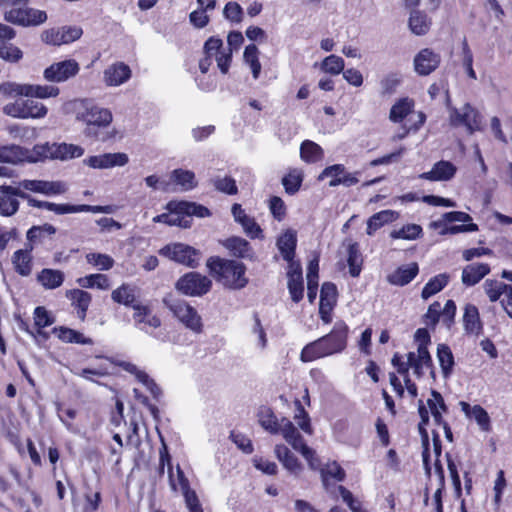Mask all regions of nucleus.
<instances>
[{"label":"nucleus","mask_w":512,"mask_h":512,"mask_svg":"<svg viewBox=\"0 0 512 512\" xmlns=\"http://www.w3.org/2000/svg\"><path fill=\"white\" fill-rule=\"evenodd\" d=\"M349 327L344 321H337L330 333L306 344L300 360L304 363L341 353L347 346Z\"/></svg>","instance_id":"f257e3e1"},{"label":"nucleus","mask_w":512,"mask_h":512,"mask_svg":"<svg viewBox=\"0 0 512 512\" xmlns=\"http://www.w3.org/2000/svg\"><path fill=\"white\" fill-rule=\"evenodd\" d=\"M206 265L210 275L227 288L242 289L248 283L246 266L242 262L214 256L207 260Z\"/></svg>","instance_id":"f03ea898"},{"label":"nucleus","mask_w":512,"mask_h":512,"mask_svg":"<svg viewBox=\"0 0 512 512\" xmlns=\"http://www.w3.org/2000/svg\"><path fill=\"white\" fill-rule=\"evenodd\" d=\"M163 304L187 329L196 334L203 331L201 316L198 314L197 310L185 300L169 295L163 298Z\"/></svg>","instance_id":"7ed1b4c3"},{"label":"nucleus","mask_w":512,"mask_h":512,"mask_svg":"<svg viewBox=\"0 0 512 512\" xmlns=\"http://www.w3.org/2000/svg\"><path fill=\"white\" fill-rule=\"evenodd\" d=\"M3 112L7 116L17 119H41L47 115L48 109L44 104L27 97V99L6 104L3 107Z\"/></svg>","instance_id":"20e7f679"},{"label":"nucleus","mask_w":512,"mask_h":512,"mask_svg":"<svg viewBox=\"0 0 512 512\" xmlns=\"http://www.w3.org/2000/svg\"><path fill=\"white\" fill-rule=\"evenodd\" d=\"M76 118L88 126L107 127L112 122V113L109 109L99 107L84 100L80 102L76 111Z\"/></svg>","instance_id":"39448f33"},{"label":"nucleus","mask_w":512,"mask_h":512,"mask_svg":"<svg viewBox=\"0 0 512 512\" xmlns=\"http://www.w3.org/2000/svg\"><path fill=\"white\" fill-rule=\"evenodd\" d=\"M211 286V280L197 272L186 273L175 284L176 289L187 296H202L211 289Z\"/></svg>","instance_id":"423d86ee"},{"label":"nucleus","mask_w":512,"mask_h":512,"mask_svg":"<svg viewBox=\"0 0 512 512\" xmlns=\"http://www.w3.org/2000/svg\"><path fill=\"white\" fill-rule=\"evenodd\" d=\"M160 254L191 268L197 267L200 261V252L182 243L166 245L160 250Z\"/></svg>","instance_id":"0eeeda50"},{"label":"nucleus","mask_w":512,"mask_h":512,"mask_svg":"<svg viewBox=\"0 0 512 512\" xmlns=\"http://www.w3.org/2000/svg\"><path fill=\"white\" fill-rule=\"evenodd\" d=\"M450 123L454 127L465 126L469 134L480 130L481 117L479 112L466 103L460 109L452 108L450 110Z\"/></svg>","instance_id":"6e6552de"},{"label":"nucleus","mask_w":512,"mask_h":512,"mask_svg":"<svg viewBox=\"0 0 512 512\" xmlns=\"http://www.w3.org/2000/svg\"><path fill=\"white\" fill-rule=\"evenodd\" d=\"M79 71V63L68 59L51 64L44 70L43 77L49 82L61 83L75 77Z\"/></svg>","instance_id":"1a4fd4ad"},{"label":"nucleus","mask_w":512,"mask_h":512,"mask_svg":"<svg viewBox=\"0 0 512 512\" xmlns=\"http://www.w3.org/2000/svg\"><path fill=\"white\" fill-rule=\"evenodd\" d=\"M20 188L27 191L44 194L46 196H55L66 193L68 187L62 181L28 180L20 181Z\"/></svg>","instance_id":"9d476101"},{"label":"nucleus","mask_w":512,"mask_h":512,"mask_svg":"<svg viewBox=\"0 0 512 512\" xmlns=\"http://www.w3.org/2000/svg\"><path fill=\"white\" fill-rule=\"evenodd\" d=\"M17 197L22 198L24 191L18 187L3 185L0 186V215L9 217L14 215L19 209Z\"/></svg>","instance_id":"9b49d317"},{"label":"nucleus","mask_w":512,"mask_h":512,"mask_svg":"<svg viewBox=\"0 0 512 512\" xmlns=\"http://www.w3.org/2000/svg\"><path fill=\"white\" fill-rule=\"evenodd\" d=\"M129 159L125 153H105L91 156L84 160V163L94 169H107L116 166H124Z\"/></svg>","instance_id":"f8f14e48"},{"label":"nucleus","mask_w":512,"mask_h":512,"mask_svg":"<svg viewBox=\"0 0 512 512\" xmlns=\"http://www.w3.org/2000/svg\"><path fill=\"white\" fill-rule=\"evenodd\" d=\"M441 57L429 48L422 49L414 58L415 71L422 76H427L436 70Z\"/></svg>","instance_id":"ddd939ff"},{"label":"nucleus","mask_w":512,"mask_h":512,"mask_svg":"<svg viewBox=\"0 0 512 512\" xmlns=\"http://www.w3.org/2000/svg\"><path fill=\"white\" fill-rule=\"evenodd\" d=\"M232 215L234 220L239 223L245 233L251 238H259L262 234V229L257 224L253 217L247 215L242 208V206L238 203L232 205L231 208Z\"/></svg>","instance_id":"4468645a"},{"label":"nucleus","mask_w":512,"mask_h":512,"mask_svg":"<svg viewBox=\"0 0 512 512\" xmlns=\"http://www.w3.org/2000/svg\"><path fill=\"white\" fill-rule=\"evenodd\" d=\"M131 77V69L123 62L110 65L104 71V82L107 86H120Z\"/></svg>","instance_id":"2eb2a0df"},{"label":"nucleus","mask_w":512,"mask_h":512,"mask_svg":"<svg viewBox=\"0 0 512 512\" xmlns=\"http://www.w3.org/2000/svg\"><path fill=\"white\" fill-rule=\"evenodd\" d=\"M456 171L457 168L452 162L441 160L435 163L429 172L423 173L421 177L431 181H448L455 176Z\"/></svg>","instance_id":"dca6fc26"},{"label":"nucleus","mask_w":512,"mask_h":512,"mask_svg":"<svg viewBox=\"0 0 512 512\" xmlns=\"http://www.w3.org/2000/svg\"><path fill=\"white\" fill-rule=\"evenodd\" d=\"M418 413L421 418V421L418 424V430L422 439V443L424 446V451L422 453L423 457V464L425 466V469L427 473H430V466H429V438H428V432L425 428V426L429 423V411L425 407L422 400H419L418 402Z\"/></svg>","instance_id":"f3484780"},{"label":"nucleus","mask_w":512,"mask_h":512,"mask_svg":"<svg viewBox=\"0 0 512 512\" xmlns=\"http://www.w3.org/2000/svg\"><path fill=\"white\" fill-rule=\"evenodd\" d=\"M490 273V266L486 263H472L462 270L461 280L465 286H474Z\"/></svg>","instance_id":"a211bd4d"},{"label":"nucleus","mask_w":512,"mask_h":512,"mask_svg":"<svg viewBox=\"0 0 512 512\" xmlns=\"http://www.w3.org/2000/svg\"><path fill=\"white\" fill-rule=\"evenodd\" d=\"M418 272L419 267L415 262L402 265L387 276V281L392 285L405 286L417 276Z\"/></svg>","instance_id":"6ab92c4d"},{"label":"nucleus","mask_w":512,"mask_h":512,"mask_svg":"<svg viewBox=\"0 0 512 512\" xmlns=\"http://www.w3.org/2000/svg\"><path fill=\"white\" fill-rule=\"evenodd\" d=\"M276 246L285 261L293 260L297 246L296 232L292 229H287L277 238Z\"/></svg>","instance_id":"aec40b11"},{"label":"nucleus","mask_w":512,"mask_h":512,"mask_svg":"<svg viewBox=\"0 0 512 512\" xmlns=\"http://www.w3.org/2000/svg\"><path fill=\"white\" fill-rule=\"evenodd\" d=\"M132 308L134 310L133 319L135 325L141 330L146 331L144 327L140 326L141 324L148 325L155 329L161 326L160 318L152 314L149 306L137 303L133 305Z\"/></svg>","instance_id":"412c9836"},{"label":"nucleus","mask_w":512,"mask_h":512,"mask_svg":"<svg viewBox=\"0 0 512 512\" xmlns=\"http://www.w3.org/2000/svg\"><path fill=\"white\" fill-rule=\"evenodd\" d=\"M223 245L230 253L238 258L253 259L254 251L250 243L241 237H230L223 242Z\"/></svg>","instance_id":"4be33fe9"},{"label":"nucleus","mask_w":512,"mask_h":512,"mask_svg":"<svg viewBox=\"0 0 512 512\" xmlns=\"http://www.w3.org/2000/svg\"><path fill=\"white\" fill-rule=\"evenodd\" d=\"M28 162L27 149L19 145L0 146V162L16 165L21 162Z\"/></svg>","instance_id":"5701e85b"},{"label":"nucleus","mask_w":512,"mask_h":512,"mask_svg":"<svg viewBox=\"0 0 512 512\" xmlns=\"http://www.w3.org/2000/svg\"><path fill=\"white\" fill-rule=\"evenodd\" d=\"M66 296L77 309L78 318L82 321L85 320L87 310L92 300L91 294L81 289H73L67 291Z\"/></svg>","instance_id":"b1692460"},{"label":"nucleus","mask_w":512,"mask_h":512,"mask_svg":"<svg viewBox=\"0 0 512 512\" xmlns=\"http://www.w3.org/2000/svg\"><path fill=\"white\" fill-rule=\"evenodd\" d=\"M463 325L466 333L479 335L483 330L478 308L473 304H467L464 309Z\"/></svg>","instance_id":"393cba45"},{"label":"nucleus","mask_w":512,"mask_h":512,"mask_svg":"<svg viewBox=\"0 0 512 512\" xmlns=\"http://www.w3.org/2000/svg\"><path fill=\"white\" fill-rule=\"evenodd\" d=\"M36 279L45 289L53 290L63 284L65 275L60 270L44 268L37 274Z\"/></svg>","instance_id":"a878e982"},{"label":"nucleus","mask_w":512,"mask_h":512,"mask_svg":"<svg viewBox=\"0 0 512 512\" xmlns=\"http://www.w3.org/2000/svg\"><path fill=\"white\" fill-rule=\"evenodd\" d=\"M461 410L468 418H473L482 430L488 431L490 427V418L488 413L480 406H471L469 403L461 401L459 403Z\"/></svg>","instance_id":"bb28decb"},{"label":"nucleus","mask_w":512,"mask_h":512,"mask_svg":"<svg viewBox=\"0 0 512 512\" xmlns=\"http://www.w3.org/2000/svg\"><path fill=\"white\" fill-rule=\"evenodd\" d=\"M12 264L15 271L24 277L32 272V255L28 249H19L12 256Z\"/></svg>","instance_id":"cd10ccee"},{"label":"nucleus","mask_w":512,"mask_h":512,"mask_svg":"<svg viewBox=\"0 0 512 512\" xmlns=\"http://www.w3.org/2000/svg\"><path fill=\"white\" fill-rule=\"evenodd\" d=\"M222 48V40L216 37H210L204 44V54L205 57L199 61V69L205 74L208 72L214 54H217L219 50Z\"/></svg>","instance_id":"c85d7f7f"},{"label":"nucleus","mask_w":512,"mask_h":512,"mask_svg":"<svg viewBox=\"0 0 512 512\" xmlns=\"http://www.w3.org/2000/svg\"><path fill=\"white\" fill-rule=\"evenodd\" d=\"M397 212L393 210H383L373 214L367 221L366 233L373 235L384 224L391 223L397 218Z\"/></svg>","instance_id":"c756f323"},{"label":"nucleus","mask_w":512,"mask_h":512,"mask_svg":"<svg viewBox=\"0 0 512 512\" xmlns=\"http://www.w3.org/2000/svg\"><path fill=\"white\" fill-rule=\"evenodd\" d=\"M52 332L65 343H77L84 345H92L93 340L85 337L82 333L68 327L60 326L53 328Z\"/></svg>","instance_id":"7c9ffc66"},{"label":"nucleus","mask_w":512,"mask_h":512,"mask_svg":"<svg viewBox=\"0 0 512 512\" xmlns=\"http://www.w3.org/2000/svg\"><path fill=\"white\" fill-rule=\"evenodd\" d=\"M324 151L320 145L311 141L305 140L300 146V157L307 163H316L322 160Z\"/></svg>","instance_id":"2f4dec72"},{"label":"nucleus","mask_w":512,"mask_h":512,"mask_svg":"<svg viewBox=\"0 0 512 512\" xmlns=\"http://www.w3.org/2000/svg\"><path fill=\"white\" fill-rule=\"evenodd\" d=\"M449 282V275L446 273L438 274L432 277L423 287L421 297L427 300L446 287Z\"/></svg>","instance_id":"473e14b6"},{"label":"nucleus","mask_w":512,"mask_h":512,"mask_svg":"<svg viewBox=\"0 0 512 512\" xmlns=\"http://www.w3.org/2000/svg\"><path fill=\"white\" fill-rule=\"evenodd\" d=\"M431 21L427 15L419 10H412L409 18V27L416 35H424L430 29Z\"/></svg>","instance_id":"72a5a7b5"},{"label":"nucleus","mask_w":512,"mask_h":512,"mask_svg":"<svg viewBox=\"0 0 512 512\" xmlns=\"http://www.w3.org/2000/svg\"><path fill=\"white\" fill-rule=\"evenodd\" d=\"M437 358L445 378H448L454 367V356L450 347L446 344H439L437 347Z\"/></svg>","instance_id":"f704fd0d"},{"label":"nucleus","mask_w":512,"mask_h":512,"mask_svg":"<svg viewBox=\"0 0 512 512\" xmlns=\"http://www.w3.org/2000/svg\"><path fill=\"white\" fill-rule=\"evenodd\" d=\"M111 298L114 302L125 306H133L136 300L135 288L129 284H122L111 293Z\"/></svg>","instance_id":"c9c22d12"},{"label":"nucleus","mask_w":512,"mask_h":512,"mask_svg":"<svg viewBox=\"0 0 512 512\" xmlns=\"http://www.w3.org/2000/svg\"><path fill=\"white\" fill-rule=\"evenodd\" d=\"M439 226H443V229L440 231L441 235L446 234H459V233H465V232H475L478 231V225L475 223H463L461 225H453V226H447V223H445V220H436L431 222L430 227L433 229H438Z\"/></svg>","instance_id":"e433bc0d"},{"label":"nucleus","mask_w":512,"mask_h":512,"mask_svg":"<svg viewBox=\"0 0 512 512\" xmlns=\"http://www.w3.org/2000/svg\"><path fill=\"white\" fill-rule=\"evenodd\" d=\"M510 287L512 285L493 279H487L483 284V289L491 302L498 301L503 294L507 295Z\"/></svg>","instance_id":"4c0bfd02"},{"label":"nucleus","mask_w":512,"mask_h":512,"mask_svg":"<svg viewBox=\"0 0 512 512\" xmlns=\"http://www.w3.org/2000/svg\"><path fill=\"white\" fill-rule=\"evenodd\" d=\"M347 263L349 266V273L352 277H358L362 270V256L357 243H350L348 245Z\"/></svg>","instance_id":"58836bf2"},{"label":"nucleus","mask_w":512,"mask_h":512,"mask_svg":"<svg viewBox=\"0 0 512 512\" xmlns=\"http://www.w3.org/2000/svg\"><path fill=\"white\" fill-rule=\"evenodd\" d=\"M171 179L179 185L183 191L192 190L197 186L195 174L190 170L175 169L171 173Z\"/></svg>","instance_id":"ea45409f"},{"label":"nucleus","mask_w":512,"mask_h":512,"mask_svg":"<svg viewBox=\"0 0 512 512\" xmlns=\"http://www.w3.org/2000/svg\"><path fill=\"white\" fill-rule=\"evenodd\" d=\"M345 471L336 462L327 464L321 469V478L324 488L330 491V479L343 481L345 479Z\"/></svg>","instance_id":"a19ab883"},{"label":"nucleus","mask_w":512,"mask_h":512,"mask_svg":"<svg viewBox=\"0 0 512 512\" xmlns=\"http://www.w3.org/2000/svg\"><path fill=\"white\" fill-rule=\"evenodd\" d=\"M244 62L249 65L252 76L256 80L261 73V63L259 61V50L256 45L250 44L245 47L243 54Z\"/></svg>","instance_id":"79ce46f5"},{"label":"nucleus","mask_w":512,"mask_h":512,"mask_svg":"<svg viewBox=\"0 0 512 512\" xmlns=\"http://www.w3.org/2000/svg\"><path fill=\"white\" fill-rule=\"evenodd\" d=\"M77 283L82 288H98L100 290H108L110 288V281L105 274H90L81 277Z\"/></svg>","instance_id":"37998d69"},{"label":"nucleus","mask_w":512,"mask_h":512,"mask_svg":"<svg viewBox=\"0 0 512 512\" xmlns=\"http://www.w3.org/2000/svg\"><path fill=\"white\" fill-rule=\"evenodd\" d=\"M26 97L46 99L56 97L59 94V88L53 85H33L26 84Z\"/></svg>","instance_id":"c03bdc74"},{"label":"nucleus","mask_w":512,"mask_h":512,"mask_svg":"<svg viewBox=\"0 0 512 512\" xmlns=\"http://www.w3.org/2000/svg\"><path fill=\"white\" fill-rule=\"evenodd\" d=\"M175 209L177 212L183 213L186 216L204 218L210 215V211L207 207L192 202H177V204H175Z\"/></svg>","instance_id":"a18cd8bd"},{"label":"nucleus","mask_w":512,"mask_h":512,"mask_svg":"<svg viewBox=\"0 0 512 512\" xmlns=\"http://www.w3.org/2000/svg\"><path fill=\"white\" fill-rule=\"evenodd\" d=\"M412 108L413 101L408 98L400 99L392 106L389 118L395 123L401 122L412 111Z\"/></svg>","instance_id":"49530a36"},{"label":"nucleus","mask_w":512,"mask_h":512,"mask_svg":"<svg viewBox=\"0 0 512 512\" xmlns=\"http://www.w3.org/2000/svg\"><path fill=\"white\" fill-rule=\"evenodd\" d=\"M52 143L36 144L32 150L27 149L28 162L36 163L51 158Z\"/></svg>","instance_id":"de8ad7c7"},{"label":"nucleus","mask_w":512,"mask_h":512,"mask_svg":"<svg viewBox=\"0 0 512 512\" xmlns=\"http://www.w3.org/2000/svg\"><path fill=\"white\" fill-rule=\"evenodd\" d=\"M161 442H162V447L159 451L158 473L160 476H162L164 474L165 465L167 464L171 488L173 490H176V484L173 479V470H172V466H171V457L169 455L167 445L165 444L164 439L162 437H161Z\"/></svg>","instance_id":"09e8293b"},{"label":"nucleus","mask_w":512,"mask_h":512,"mask_svg":"<svg viewBox=\"0 0 512 512\" xmlns=\"http://www.w3.org/2000/svg\"><path fill=\"white\" fill-rule=\"evenodd\" d=\"M345 62L337 55H329L321 62V70L331 75H338L344 71Z\"/></svg>","instance_id":"8fccbe9b"},{"label":"nucleus","mask_w":512,"mask_h":512,"mask_svg":"<svg viewBox=\"0 0 512 512\" xmlns=\"http://www.w3.org/2000/svg\"><path fill=\"white\" fill-rule=\"evenodd\" d=\"M86 261L102 271L110 270L114 266V259L108 254L88 253Z\"/></svg>","instance_id":"3c124183"},{"label":"nucleus","mask_w":512,"mask_h":512,"mask_svg":"<svg viewBox=\"0 0 512 512\" xmlns=\"http://www.w3.org/2000/svg\"><path fill=\"white\" fill-rule=\"evenodd\" d=\"M422 228L417 224H408L399 230H394L390 233L393 239L415 240L420 237Z\"/></svg>","instance_id":"603ef678"},{"label":"nucleus","mask_w":512,"mask_h":512,"mask_svg":"<svg viewBox=\"0 0 512 512\" xmlns=\"http://www.w3.org/2000/svg\"><path fill=\"white\" fill-rule=\"evenodd\" d=\"M176 202H170L168 204V209L170 210V213H162L160 215H157L153 218V222L155 223H164L169 226H176V224H181V214L180 212H177L175 209Z\"/></svg>","instance_id":"864d4df0"},{"label":"nucleus","mask_w":512,"mask_h":512,"mask_svg":"<svg viewBox=\"0 0 512 512\" xmlns=\"http://www.w3.org/2000/svg\"><path fill=\"white\" fill-rule=\"evenodd\" d=\"M34 326L39 329L46 328L55 322V317L43 306L34 309Z\"/></svg>","instance_id":"5fc2aeb1"},{"label":"nucleus","mask_w":512,"mask_h":512,"mask_svg":"<svg viewBox=\"0 0 512 512\" xmlns=\"http://www.w3.org/2000/svg\"><path fill=\"white\" fill-rule=\"evenodd\" d=\"M213 186L215 189L219 192L228 194V195H235L238 192V188L236 185L235 180L232 177L226 176V177H216L212 179Z\"/></svg>","instance_id":"6e6d98bb"},{"label":"nucleus","mask_w":512,"mask_h":512,"mask_svg":"<svg viewBox=\"0 0 512 512\" xmlns=\"http://www.w3.org/2000/svg\"><path fill=\"white\" fill-rule=\"evenodd\" d=\"M259 423L267 431L276 434L280 431V424L270 409H265L259 414Z\"/></svg>","instance_id":"4d7b16f0"},{"label":"nucleus","mask_w":512,"mask_h":512,"mask_svg":"<svg viewBox=\"0 0 512 512\" xmlns=\"http://www.w3.org/2000/svg\"><path fill=\"white\" fill-rule=\"evenodd\" d=\"M46 20L47 14L45 11L32 7H25V27L38 26L43 24Z\"/></svg>","instance_id":"13d9d810"},{"label":"nucleus","mask_w":512,"mask_h":512,"mask_svg":"<svg viewBox=\"0 0 512 512\" xmlns=\"http://www.w3.org/2000/svg\"><path fill=\"white\" fill-rule=\"evenodd\" d=\"M26 84L16 82H3L0 84V95L4 97L25 96L26 97Z\"/></svg>","instance_id":"bf43d9fd"},{"label":"nucleus","mask_w":512,"mask_h":512,"mask_svg":"<svg viewBox=\"0 0 512 512\" xmlns=\"http://www.w3.org/2000/svg\"><path fill=\"white\" fill-rule=\"evenodd\" d=\"M295 407H296V414H295L294 419L296 420L298 426L305 433L312 434V427H311L309 415L305 411L300 400L295 401Z\"/></svg>","instance_id":"052dcab7"},{"label":"nucleus","mask_w":512,"mask_h":512,"mask_svg":"<svg viewBox=\"0 0 512 512\" xmlns=\"http://www.w3.org/2000/svg\"><path fill=\"white\" fill-rule=\"evenodd\" d=\"M60 160L67 161L74 158H79L84 154V149L75 144L60 143Z\"/></svg>","instance_id":"680f3d73"},{"label":"nucleus","mask_w":512,"mask_h":512,"mask_svg":"<svg viewBox=\"0 0 512 512\" xmlns=\"http://www.w3.org/2000/svg\"><path fill=\"white\" fill-rule=\"evenodd\" d=\"M56 233V228L51 224H44L42 226H33L27 231V239L29 241L41 240L44 235H53Z\"/></svg>","instance_id":"e2e57ef3"},{"label":"nucleus","mask_w":512,"mask_h":512,"mask_svg":"<svg viewBox=\"0 0 512 512\" xmlns=\"http://www.w3.org/2000/svg\"><path fill=\"white\" fill-rule=\"evenodd\" d=\"M288 290L291 296V299L298 303L303 298V278H299V276L296 274L294 278H288Z\"/></svg>","instance_id":"0e129e2a"},{"label":"nucleus","mask_w":512,"mask_h":512,"mask_svg":"<svg viewBox=\"0 0 512 512\" xmlns=\"http://www.w3.org/2000/svg\"><path fill=\"white\" fill-rule=\"evenodd\" d=\"M22 57L23 53L18 47L12 44H5L3 42L0 52V58L7 62L16 63L20 59H22Z\"/></svg>","instance_id":"69168bd1"},{"label":"nucleus","mask_w":512,"mask_h":512,"mask_svg":"<svg viewBox=\"0 0 512 512\" xmlns=\"http://www.w3.org/2000/svg\"><path fill=\"white\" fill-rule=\"evenodd\" d=\"M442 316V307L438 301L433 302L424 315V322L428 326L435 327Z\"/></svg>","instance_id":"338daca9"},{"label":"nucleus","mask_w":512,"mask_h":512,"mask_svg":"<svg viewBox=\"0 0 512 512\" xmlns=\"http://www.w3.org/2000/svg\"><path fill=\"white\" fill-rule=\"evenodd\" d=\"M301 183L302 177L298 173H289L282 179L285 191L290 195L295 194L299 190Z\"/></svg>","instance_id":"774afa93"}]
</instances>
